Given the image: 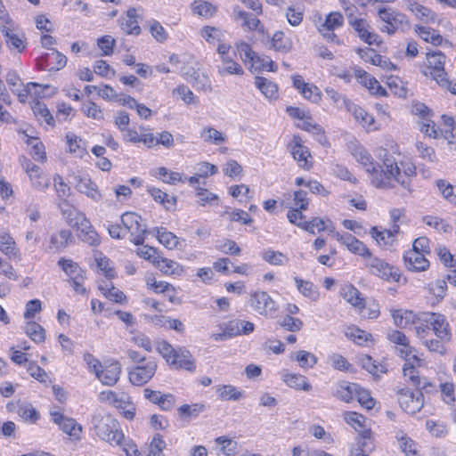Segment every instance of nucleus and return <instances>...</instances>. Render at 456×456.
Returning a JSON list of instances; mask_svg holds the SVG:
<instances>
[{
  "label": "nucleus",
  "mask_w": 456,
  "mask_h": 456,
  "mask_svg": "<svg viewBox=\"0 0 456 456\" xmlns=\"http://www.w3.org/2000/svg\"><path fill=\"white\" fill-rule=\"evenodd\" d=\"M92 428L95 435L110 445H120L124 434L118 421L110 414L98 413L92 418Z\"/></svg>",
  "instance_id": "nucleus-1"
},
{
  "label": "nucleus",
  "mask_w": 456,
  "mask_h": 456,
  "mask_svg": "<svg viewBox=\"0 0 456 456\" xmlns=\"http://www.w3.org/2000/svg\"><path fill=\"white\" fill-rule=\"evenodd\" d=\"M61 213L67 220V223L72 227L77 228V236L80 240L89 245H96L99 243L97 232L93 229L90 221L83 213L76 209H71L69 207L67 209L61 208Z\"/></svg>",
  "instance_id": "nucleus-2"
},
{
  "label": "nucleus",
  "mask_w": 456,
  "mask_h": 456,
  "mask_svg": "<svg viewBox=\"0 0 456 456\" xmlns=\"http://www.w3.org/2000/svg\"><path fill=\"white\" fill-rule=\"evenodd\" d=\"M378 15L386 23L382 31L389 35H393L396 31L404 32L410 28V23L406 15L390 7L379 8Z\"/></svg>",
  "instance_id": "nucleus-3"
},
{
  "label": "nucleus",
  "mask_w": 456,
  "mask_h": 456,
  "mask_svg": "<svg viewBox=\"0 0 456 456\" xmlns=\"http://www.w3.org/2000/svg\"><path fill=\"white\" fill-rule=\"evenodd\" d=\"M120 219L125 232L130 234V240L134 245H142L147 226L142 223V217L134 212H126Z\"/></svg>",
  "instance_id": "nucleus-4"
},
{
  "label": "nucleus",
  "mask_w": 456,
  "mask_h": 456,
  "mask_svg": "<svg viewBox=\"0 0 456 456\" xmlns=\"http://www.w3.org/2000/svg\"><path fill=\"white\" fill-rule=\"evenodd\" d=\"M355 159L361 163L371 175V182L374 186H386L385 175L382 173L379 164L373 162L370 154L362 147H357L354 151Z\"/></svg>",
  "instance_id": "nucleus-5"
},
{
  "label": "nucleus",
  "mask_w": 456,
  "mask_h": 456,
  "mask_svg": "<svg viewBox=\"0 0 456 456\" xmlns=\"http://www.w3.org/2000/svg\"><path fill=\"white\" fill-rule=\"evenodd\" d=\"M249 305L259 315L274 318L278 311L276 302L265 291H256L250 294Z\"/></svg>",
  "instance_id": "nucleus-6"
},
{
  "label": "nucleus",
  "mask_w": 456,
  "mask_h": 456,
  "mask_svg": "<svg viewBox=\"0 0 456 456\" xmlns=\"http://www.w3.org/2000/svg\"><path fill=\"white\" fill-rule=\"evenodd\" d=\"M365 266L369 272L386 281H399L398 270L390 265L385 260L373 256L371 253L365 258Z\"/></svg>",
  "instance_id": "nucleus-7"
},
{
  "label": "nucleus",
  "mask_w": 456,
  "mask_h": 456,
  "mask_svg": "<svg viewBox=\"0 0 456 456\" xmlns=\"http://www.w3.org/2000/svg\"><path fill=\"white\" fill-rule=\"evenodd\" d=\"M0 30L4 37L6 45L11 51L22 53L27 47V38L24 33L11 24H0Z\"/></svg>",
  "instance_id": "nucleus-8"
},
{
  "label": "nucleus",
  "mask_w": 456,
  "mask_h": 456,
  "mask_svg": "<svg viewBox=\"0 0 456 456\" xmlns=\"http://www.w3.org/2000/svg\"><path fill=\"white\" fill-rule=\"evenodd\" d=\"M156 370L157 363L151 360L138 364L128 371L129 381L134 386H142L152 379Z\"/></svg>",
  "instance_id": "nucleus-9"
},
{
  "label": "nucleus",
  "mask_w": 456,
  "mask_h": 456,
  "mask_svg": "<svg viewBox=\"0 0 456 456\" xmlns=\"http://www.w3.org/2000/svg\"><path fill=\"white\" fill-rule=\"evenodd\" d=\"M398 403L405 412L415 414L424 405L423 394L419 392L418 395H414L408 388H402L398 391Z\"/></svg>",
  "instance_id": "nucleus-10"
},
{
  "label": "nucleus",
  "mask_w": 456,
  "mask_h": 456,
  "mask_svg": "<svg viewBox=\"0 0 456 456\" xmlns=\"http://www.w3.org/2000/svg\"><path fill=\"white\" fill-rule=\"evenodd\" d=\"M50 415L52 420L59 426V428L69 436L79 439L82 427L72 419L64 416L62 413L55 411H51Z\"/></svg>",
  "instance_id": "nucleus-11"
},
{
  "label": "nucleus",
  "mask_w": 456,
  "mask_h": 456,
  "mask_svg": "<svg viewBox=\"0 0 456 456\" xmlns=\"http://www.w3.org/2000/svg\"><path fill=\"white\" fill-rule=\"evenodd\" d=\"M426 322L431 325L432 330L438 338L442 339V341H451L452 334L449 323L443 314L429 313Z\"/></svg>",
  "instance_id": "nucleus-12"
},
{
  "label": "nucleus",
  "mask_w": 456,
  "mask_h": 456,
  "mask_svg": "<svg viewBox=\"0 0 456 456\" xmlns=\"http://www.w3.org/2000/svg\"><path fill=\"white\" fill-rule=\"evenodd\" d=\"M348 23L356 32L361 40L364 41L370 45L377 42L379 36L370 30V25L366 20L362 18H354L353 15H350L348 17Z\"/></svg>",
  "instance_id": "nucleus-13"
},
{
  "label": "nucleus",
  "mask_w": 456,
  "mask_h": 456,
  "mask_svg": "<svg viewBox=\"0 0 456 456\" xmlns=\"http://www.w3.org/2000/svg\"><path fill=\"white\" fill-rule=\"evenodd\" d=\"M427 60L428 62V69H430L431 77L437 82L441 81L443 84H445L443 77L447 76V73L444 70V63L446 60V56L440 51L428 53L427 54Z\"/></svg>",
  "instance_id": "nucleus-14"
},
{
  "label": "nucleus",
  "mask_w": 456,
  "mask_h": 456,
  "mask_svg": "<svg viewBox=\"0 0 456 456\" xmlns=\"http://www.w3.org/2000/svg\"><path fill=\"white\" fill-rule=\"evenodd\" d=\"M383 164H384V167H386V170H382V173L385 175L384 178L386 179V183H387V185L386 186H376L377 188H382V189H388V188H392L393 185L391 183V179L393 178L395 181H396L397 183H400L403 187L404 188H408L409 186V183L403 180L401 181L400 180V175H401V172H400V168L398 167L396 162L395 161V159L392 158V157H387L386 159H384L383 160Z\"/></svg>",
  "instance_id": "nucleus-15"
},
{
  "label": "nucleus",
  "mask_w": 456,
  "mask_h": 456,
  "mask_svg": "<svg viewBox=\"0 0 456 456\" xmlns=\"http://www.w3.org/2000/svg\"><path fill=\"white\" fill-rule=\"evenodd\" d=\"M336 239L344 244L349 251L362 256L364 259L370 254V249L358 239L350 233L335 234Z\"/></svg>",
  "instance_id": "nucleus-16"
},
{
  "label": "nucleus",
  "mask_w": 456,
  "mask_h": 456,
  "mask_svg": "<svg viewBox=\"0 0 456 456\" xmlns=\"http://www.w3.org/2000/svg\"><path fill=\"white\" fill-rule=\"evenodd\" d=\"M143 395L147 400L159 405L163 411H170L175 404V398L172 394H161L159 391L145 388Z\"/></svg>",
  "instance_id": "nucleus-17"
},
{
  "label": "nucleus",
  "mask_w": 456,
  "mask_h": 456,
  "mask_svg": "<svg viewBox=\"0 0 456 456\" xmlns=\"http://www.w3.org/2000/svg\"><path fill=\"white\" fill-rule=\"evenodd\" d=\"M288 147L294 159L297 161L301 167L305 169L311 167L307 161V158L311 156L310 152L306 147L301 144V138L298 135L293 136L292 142Z\"/></svg>",
  "instance_id": "nucleus-18"
},
{
  "label": "nucleus",
  "mask_w": 456,
  "mask_h": 456,
  "mask_svg": "<svg viewBox=\"0 0 456 456\" xmlns=\"http://www.w3.org/2000/svg\"><path fill=\"white\" fill-rule=\"evenodd\" d=\"M121 373V365L118 362L114 361L102 367L96 375V378L106 386H114L119 379Z\"/></svg>",
  "instance_id": "nucleus-19"
},
{
  "label": "nucleus",
  "mask_w": 456,
  "mask_h": 456,
  "mask_svg": "<svg viewBox=\"0 0 456 456\" xmlns=\"http://www.w3.org/2000/svg\"><path fill=\"white\" fill-rule=\"evenodd\" d=\"M169 364L175 369H184L191 372L196 368L191 354L184 347L177 349Z\"/></svg>",
  "instance_id": "nucleus-20"
},
{
  "label": "nucleus",
  "mask_w": 456,
  "mask_h": 456,
  "mask_svg": "<svg viewBox=\"0 0 456 456\" xmlns=\"http://www.w3.org/2000/svg\"><path fill=\"white\" fill-rule=\"evenodd\" d=\"M405 266L409 271L422 272L428 268L429 262L420 251L410 250L403 256Z\"/></svg>",
  "instance_id": "nucleus-21"
},
{
  "label": "nucleus",
  "mask_w": 456,
  "mask_h": 456,
  "mask_svg": "<svg viewBox=\"0 0 456 456\" xmlns=\"http://www.w3.org/2000/svg\"><path fill=\"white\" fill-rule=\"evenodd\" d=\"M72 241L71 231L67 229L61 230L50 236L48 250L54 253L61 252Z\"/></svg>",
  "instance_id": "nucleus-22"
},
{
  "label": "nucleus",
  "mask_w": 456,
  "mask_h": 456,
  "mask_svg": "<svg viewBox=\"0 0 456 456\" xmlns=\"http://www.w3.org/2000/svg\"><path fill=\"white\" fill-rule=\"evenodd\" d=\"M121 29L127 35L138 36L141 33V27L137 20V12L134 7L126 11V17L118 19Z\"/></svg>",
  "instance_id": "nucleus-23"
},
{
  "label": "nucleus",
  "mask_w": 456,
  "mask_h": 456,
  "mask_svg": "<svg viewBox=\"0 0 456 456\" xmlns=\"http://www.w3.org/2000/svg\"><path fill=\"white\" fill-rule=\"evenodd\" d=\"M232 13L235 20H242L241 27L249 30L264 32V27L261 25L260 20L256 17V15L240 10L238 5L233 7Z\"/></svg>",
  "instance_id": "nucleus-24"
},
{
  "label": "nucleus",
  "mask_w": 456,
  "mask_h": 456,
  "mask_svg": "<svg viewBox=\"0 0 456 456\" xmlns=\"http://www.w3.org/2000/svg\"><path fill=\"white\" fill-rule=\"evenodd\" d=\"M76 189L86 195L88 198L94 201H100L102 200V194L98 191V187L94 182L88 177L77 176L76 178Z\"/></svg>",
  "instance_id": "nucleus-25"
},
{
  "label": "nucleus",
  "mask_w": 456,
  "mask_h": 456,
  "mask_svg": "<svg viewBox=\"0 0 456 456\" xmlns=\"http://www.w3.org/2000/svg\"><path fill=\"white\" fill-rule=\"evenodd\" d=\"M43 61L45 64L44 68H48V70H60L67 63L66 56L53 48L43 55Z\"/></svg>",
  "instance_id": "nucleus-26"
},
{
  "label": "nucleus",
  "mask_w": 456,
  "mask_h": 456,
  "mask_svg": "<svg viewBox=\"0 0 456 456\" xmlns=\"http://www.w3.org/2000/svg\"><path fill=\"white\" fill-rule=\"evenodd\" d=\"M358 360L362 367L376 378H379L380 374L387 371L386 364L376 362V361L368 354L360 355Z\"/></svg>",
  "instance_id": "nucleus-27"
},
{
  "label": "nucleus",
  "mask_w": 456,
  "mask_h": 456,
  "mask_svg": "<svg viewBox=\"0 0 456 456\" xmlns=\"http://www.w3.org/2000/svg\"><path fill=\"white\" fill-rule=\"evenodd\" d=\"M407 8L416 16L417 19L423 22H434L436 19V15L434 12L416 2L407 1Z\"/></svg>",
  "instance_id": "nucleus-28"
},
{
  "label": "nucleus",
  "mask_w": 456,
  "mask_h": 456,
  "mask_svg": "<svg viewBox=\"0 0 456 456\" xmlns=\"http://www.w3.org/2000/svg\"><path fill=\"white\" fill-rule=\"evenodd\" d=\"M357 387L358 384L356 383L340 381L337 386L334 395L346 403H349L355 396Z\"/></svg>",
  "instance_id": "nucleus-29"
},
{
  "label": "nucleus",
  "mask_w": 456,
  "mask_h": 456,
  "mask_svg": "<svg viewBox=\"0 0 456 456\" xmlns=\"http://www.w3.org/2000/svg\"><path fill=\"white\" fill-rule=\"evenodd\" d=\"M155 265L165 274L182 275L184 272L183 267L177 262L163 257L155 260Z\"/></svg>",
  "instance_id": "nucleus-30"
},
{
  "label": "nucleus",
  "mask_w": 456,
  "mask_h": 456,
  "mask_svg": "<svg viewBox=\"0 0 456 456\" xmlns=\"http://www.w3.org/2000/svg\"><path fill=\"white\" fill-rule=\"evenodd\" d=\"M217 71L221 76L242 75L244 73L241 66L229 56H223L221 65L217 66Z\"/></svg>",
  "instance_id": "nucleus-31"
},
{
  "label": "nucleus",
  "mask_w": 456,
  "mask_h": 456,
  "mask_svg": "<svg viewBox=\"0 0 456 456\" xmlns=\"http://www.w3.org/2000/svg\"><path fill=\"white\" fill-rule=\"evenodd\" d=\"M156 236L159 241L168 249H174L180 244V239L164 227L156 228Z\"/></svg>",
  "instance_id": "nucleus-32"
},
{
  "label": "nucleus",
  "mask_w": 456,
  "mask_h": 456,
  "mask_svg": "<svg viewBox=\"0 0 456 456\" xmlns=\"http://www.w3.org/2000/svg\"><path fill=\"white\" fill-rule=\"evenodd\" d=\"M283 380L291 388L304 391H310L312 389V386L307 382L306 378L300 374H285Z\"/></svg>",
  "instance_id": "nucleus-33"
},
{
  "label": "nucleus",
  "mask_w": 456,
  "mask_h": 456,
  "mask_svg": "<svg viewBox=\"0 0 456 456\" xmlns=\"http://www.w3.org/2000/svg\"><path fill=\"white\" fill-rule=\"evenodd\" d=\"M342 296L354 307L363 308L365 306L364 299L361 297V293L352 285L345 286L342 289Z\"/></svg>",
  "instance_id": "nucleus-34"
},
{
  "label": "nucleus",
  "mask_w": 456,
  "mask_h": 456,
  "mask_svg": "<svg viewBox=\"0 0 456 456\" xmlns=\"http://www.w3.org/2000/svg\"><path fill=\"white\" fill-rule=\"evenodd\" d=\"M256 86L261 91V93L268 99L276 98L278 93L277 86L263 77H256L255 79Z\"/></svg>",
  "instance_id": "nucleus-35"
},
{
  "label": "nucleus",
  "mask_w": 456,
  "mask_h": 456,
  "mask_svg": "<svg viewBox=\"0 0 456 456\" xmlns=\"http://www.w3.org/2000/svg\"><path fill=\"white\" fill-rule=\"evenodd\" d=\"M416 32L426 42H429L434 45H440L443 43V37L435 29L424 27L416 26Z\"/></svg>",
  "instance_id": "nucleus-36"
},
{
  "label": "nucleus",
  "mask_w": 456,
  "mask_h": 456,
  "mask_svg": "<svg viewBox=\"0 0 456 456\" xmlns=\"http://www.w3.org/2000/svg\"><path fill=\"white\" fill-rule=\"evenodd\" d=\"M32 110L39 121H45L47 125L52 126L55 125V119L45 103L37 101L32 106Z\"/></svg>",
  "instance_id": "nucleus-37"
},
{
  "label": "nucleus",
  "mask_w": 456,
  "mask_h": 456,
  "mask_svg": "<svg viewBox=\"0 0 456 456\" xmlns=\"http://www.w3.org/2000/svg\"><path fill=\"white\" fill-rule=\"evenodd\" d=\"M18 415L24 420L36 423L40 414L30 403H20L17 410Z\"/></svg>",
  "instance_id": "nucleus-38"
},
{
  "label": "nucleus",
  "mask_w": 456,
  "mask_h": 456,
  "mask_svg": "<svg viewBox=\"0 0 456 456\" xmlns=\"http://www.w3.org/2000/svg\"><path fill=\"white\" fill-rule=\"evenodd\" d=\"M398 224H394L393 230L384 231H379L378 228L374 226L371 228L370 234L379 245H388L390 243L389 240H391L395 235V233L398 232Z\"/></svg>",
  "instance_id": "nucleus-39"
},
{
  "label": "nucleus",
  "mask_w": 456,
  "mask_h": 456,
  "mask_svg": "<svg viewBox=\"0 0 456 456\" xmlns=\"http://www.w3.org/2000/svg\"><path fill=\"white\" fill-rule=\"evenodd\" d=\"M273 47L281 53H289L292 49V41L282 31H277L272 37Z\"/></svg>",
  "instance_id": "nucleus-40"
},
{
  "label": "nucleus",
  "mask_w": 456,
  "mask_h": 456,
  "mask_svg": "<svg viewBox=\"0 0 456 456\" xmlns=\"http://www.w3.org/2000/svg\"><path fill=\"white\" fill-rule=\"evenodd\" d=\"M149 193L152 196L155 201L162 204L164 208L169 210L176 203V199L174 196H169L166 192L157 188H150Z\"/></svg>",
  "instance_id": "nucleus-41"
},
{
  "label": "nucleus",
  "mask_w": 456,
  "mask_h": 456,
  "mask_svg": "<svg viewBox=\"0 0 456 456\" xmlns=\"http://www.w3.org/2000/svg\"><path fill=\"white\" fill-rule=\"evenodd\" d=\"M206 409L203 403L183 404L177 409L178 415L183 419L196 418Z\"/></svg>",
  "instance_id": "nucleus-42"
},
{
  "label": "nucleus",
  "mask_w": 456,
  "mask_h": 456,
  "mask_svg": "<svg viewBox=\"0 0 456 456\" xmlns=\"http://www.w3.org/2000/svg\"><path fill=\"white\" fill-rule=\"evenodd\" d=\"M0 251L8 257L17 255L15 241L9 233L0 232Z\"/></svg>",
  "instance_id": "nucleus-43"
},
{
  "label": "nucleus",
  "mask_w": 456,
  "mask_h": 456,
  "mask_svg": "<svg viewBox=\"0 0 456 456\" xmlns=\"http://www.w3.org/2000/svg\"><path fill=\"white\" fill-rule=\"evenodd\" d=\"M25 333L36 343H42L45 339V329L35 322H28L26 324Z\"/></svg>",
  "instance_id": "nucleus-44"
},
{
  "label": "nucleus",
  "mask_w": 456,
  "mask_h": 456,
  "mask_svg": "<svg viewBox=\"0 0 456 456\" xmlns=\"http://www.w3.org/2000/svg\"><path fill=\"white\" fill-rule=\"evenodd\" d=\"M216 392L221 400L237 401L242 396V393L231 385H222L216 387Z\"/></svg>",
  "instance_id": "nucleus-45"
},
{
  "label": "nucleus",
  "mask_w": 456,
  "mask_h": 456,
  "mask_svg": "<svg viewBox=\"0 0 456 456\" xmlns=\"http://www.w3.org/2000/svg\"><path fill=\"white\" fill-rule=\"evenodd\" d=\"M262 257L272 265H284L289 262V257L286 255L272 249L264 251Z\"/></svg>",
  "instance_id": "nucleus-46"
},
{
  "label": "nucleus",
  "mask_w": 456,
  "mask_h": 456,
  "mask_svg": "<svg viewBox=\"0 0 456 456\" xmlns=\"http://www.w3.org/2000/svg\"><path fill=\"white\" fill-rule=\"evenodd\" d=\"M395 324L400 328H406L414 322L415 314L411 311L395 310L393 312Z\"/></svg>",
  "instance_id": "nucleus-47"
},
{
  "label": "nucleus",
  "mask_w": 456,
  "mask_h": 456,
  "mask_svg": "<svg viewBox=\"0 0 456 456\" xmlns=\"http://www.w3.org/2000/svg\"><path fill=\"white\" fill-rule=\"evenodd\" d=\"M58 265L61 267L65 273L69 276L70 280L74 279L76 276H84L83 271L79 265L70 259L61 258L58 261Z\"/></svg>",
  "instance_id": "nucleus-48"
},
{
  "label": "nucleus",
  "mask_w": 456,
  "mask_h": 456,
  "mask_svg": "<svg viewBox=\"0 0 456 456\" xmlns=\"http://www.w3.org/2000/svg\"><path fill=\"white\" fill-rule=\"evenodd\" d=\"M200 137L205 142H212L214 144H220L225 141V137L222 134L221 132L210 126L202 129Z\"/></svg>",
  "instance_id": "nucleus-49"
},
{
  "label": "nucleus",
  "mask_w": 456,
  "mask_h": 456,
  "mask_svg": "<svg viewBox=\"0 0 456 456\" xmlns=\"http://www.w3.org/2000/svg\"><path fill=\"white\" fill-rule=\"evenodd\" d=\"M32 186L37 190L44 191L50 186V178L47 175L43 173L41 170L32 174L29 177Z\"/></svg>",
  "instance_id": "nucleus-50"
},
{
  "label": "nucleus",
  "mask_w": 456,
  "mask_h": 456,
  "mask_svg": "<svg viewBox=\"0 0 456 456\" xmlns=\"http://www.w3.org/2000/svg\"><path fill=\"white\" fill-rule=\"evenodd\" d=\"M216 248L220 252L232 256L240 255L241 252L240 248L236 244V242L229 239L217 241Z\"/></svg>",
  "instance_id": "nucleus-51"
},
{
  "label": "nucleus",
  "mask_w": 456,
  "mask_h": 456,
  "mask_svg": "<svg viewBox=\"0 0 456 456\" xmlns=\"http://www.w3.org/2000/svg\"><path fill=\"white\" fill-rule=\"evenodd\" d=\"M354 117L357 121H360L362 126H370L374 123V118L370 115L365 110L359 106H355L351 102V110Z\"/></svg>",
  "instance_id": "nucleus-52"
},
{
  "label": "nucleus",
  "mask_w": 456,
  "mask_h": 456,
  "mask_svg": "<svg viewBox=\"0 0 456 456\" xmlns=\"http://www.w3.org/2000/svg\"><path fill=\"white\" fill-rule=\"evenodd\" d=\"M294 281L297 284V289L305 297H307L310 298H315L317 297V292L315 290V288L311 281L302 280L298 277H295Z\"/></svg>",
  "instance_id": "nucleus-53"
},
{
  "label": "nucleus",
  "mask_w": 456,
  "mask_h": 456,
  "mask_svg": "<svg viewBox=\"0 0 456 456\" xmlns=\"http://www.w3.org/2000/svg\"><path fill=\"white\" fill-rule=\"evenodd\" d=\"M366 54H371L370 61L376 66H379L382 68H387V69H395V65L393 64L389 60L383 57L382 55L377 53L373 49L367 48V51H364Z\"/></svg>",
  "instance_id": "nucleus-54"
},
{
  "label": "nucleus",
  "mask_w": 456,
  "mask_h": 456,
  "mask_svg": "<svg viewBox=\"0 0 456 456\" xmlns=\"http://www.w3.org/2000/svg\"><path fill=\"white\" fill-rule=\"evenodd\" d=\"M403 376L408 378V379L411 382L412 386L415 387H419L422 384V379L419 375L418 370L410 363H404L403 368Z\"/></svg>",
  "instance_id": "nucleus-55"
},
{
  "label": "nucleus",
  "mask_w": 456,
  "mask_h": 456,
  "mask_svg": "<svg viewBox=\"0 0 456 456\" xmlns=\"http://www.w3.org/2000/svg\"><path fill=\"white\" fill-rule=\"evenodd\" d=\"M99 289L102 291L103 295L107 298L115 303L123 304L126 302V295L121 290L116 289L113 286L110 289H105L102 285H100Z\"/></svg>",
  "instance_id": "nucleus-56"
},
{
  "label": "nucleus",
  "mask_w": 456,
  "mask_h": 456,
  "mask_svg": "<svg viewBox=\"0 0 456 456\" xmlns=\"http://www.w3.org/2000/svg\"><path fill=\"white\" fill-rule=\"evenodd\" d=\"M344 17L340 12H331L330 13L326 19L325 22L322 26V28L326 30H334L338 28H340L343 25Z\"/></svg>",
  "instance_id": "nucleus-57"
},
{
  "label": "nucleus",
  "mask_w": 456,
  "mask_h": 456,
  "mask_svg": "<svg viewBox=\"0 0 456 456\" xmlns=\"http://www.w3.org/2000/svg\"><path fill=\"white\" fill-rule=\"evenodd\" d=\"M436 186L444 199L452 204H456V196H454L453 186L445 180H437Z\"/></svg>",
  "instance_id": "nucleus-58"
},
{
  "label": "nucleus",
  "mask_w": 456,
  "mask_h": 456,
  "mask_svg": "<svg viewBox=\"0 0 456 456\" xmlns=\"http://www.w3.org/2000/svg\"><path fill=\"white\" fill-rule=\"evenodd\" d=\"M355 396L357 397L359 403L367 410H371L374 407L375 401L370 396L369 391L361 387L359 385L355 393Z\"/></svg>",
  "instance_id": "nucleus-59"
},
{
  "label": "nucleus",
  "mask_w": 456,
  "mask_h": 456,
  "mask_svg": "<svg viewBox=\"0 0 456 456\" xmlns=\"http://www.w3.org/2000/svg\"><path fill=\"white\" fill-rule=\"evenodd\" d=\"M158 174L162 178L163 182L169 184H175L177 182H184L182 178V174L178 172H171L164 167L158 168Z\"/></svg>",
  "instance_id": "nucleus-60"
},
{
  "label": "nucleus",
  "mask_w": 456,
  "mask_h": 456,
  "mask_svg": "<svg viewBox=\"0 0 456 456\" xmlns=\"http://www.w3.org/2000/svg\"><path fill=\"white\" fill-rule=\"evenodd\" d=\"M279 323L286 330L291 332L299 331L303 327V322L300 319L292 317L290 315H286L283 317Z\"/></svg>",
  "instance_id": "nucleus-61"
},
{
  "label": "nucleus",
  "mask_w": 456,
  "mask_h": 456,
  "mask_svg": "<svg viewBox=\"0 0 456 456\" xmlns=\"http://www.w3.org/2000/svg\"><path fill=\"white\" fill-rule=\"evenodd\" d=\"M193 12L201 16H212L216 12L215 7L208 2L195 1L192 4Z\"/></svg>",
  "instance_id": "nucleus-62"
},
{
  "label": "nucleus",
  "mask_w": 456,
  "mask_h": 456,
  "mask_svg": "<svg viewBox=\"0 0 456 456\" xmlns=\"http://www.w3.org/2000/svg\"><path fill=\"white\" fill-rule=\"evenodd\" d=\"M285 16H286L288 22L291 26L296 27V26H298L302 22L303 17H304V12L299 8L289 6L286 10Z\"/></svg>",
  "instance_id": "nucleus-63"
},
{
  "label": "nucleus",
  "mask_w": 456,
  "mask_h": 456,
  "mask_svg": "<svg viewBox=\"0 0 456 456\" xmlns=\"http://www.w3.org/2000/svg\"><path fill=\"white\" fill-rule=\"evenodd\" d=\"M344 419L347 424L352 426L355 430L363 428L365 418L355 411H348L344 414Z\"/></svg>",
  "instance_id": "nucleus-64"
}]
</instances>
